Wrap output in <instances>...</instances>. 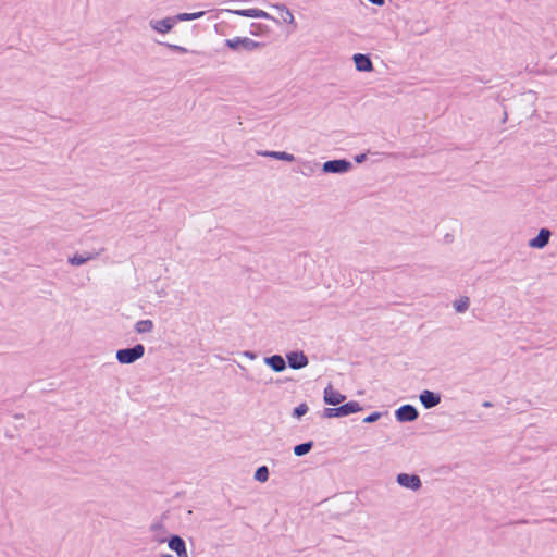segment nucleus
Here are the masks:
<instances>
[{
	"mask_svg": "<svg viewBox=\"0 0 557 557\" xmlns=\"http://www.w3.org/2000/svg\"><path fill=\"white\" fill-rule=\"evenodd\" d=\"M258 154L268 157V158H272V159H276V160L287 161V162H293L295 160L294 154L285 152V151L265 150V151L258 152Z\"/></svg>",
	"mask_w": 557,
	"mask_h": 557,
	"instance_id": "obj_17",
	"label": "nucleus"
},
{
	"mask_svg": "<svg viewBox=\"0 0 557 557\" xmlns=\"http://www.w3.org/2000/svg\"><path fill=\"white\" fill-rule=\"evenodd\" d=\"M352 169L350 161L345 159L330 160L322 164V171L324 173L344 174Z\"/></svg>",
	"mask_w": 557,
	"mask_h": 557,
	"instance_id": "obj_4",
	"label": "nucleus"
},
{
	"mask_svg": "<svg viewBox=\"0 0 557 557\" xmlns=\"http://www.w3.org/2000/svg\"><path fill=\"white\" fill-rule=\"evenodd\" d=\"M352 60L357 71L359 72H370L373 70L372 61L368 54L356 53L352 57Z\"/></svg>",
	"mask_w": 557,
	"mask_h": 557,
	"instance_id": "obj_12",
	"label": "nucleus"
},
{
	"mask_svg": "<svg viewBox=\"0 0 557 557\" xmlns=\"http://www.w3.org/2000/svg\"><path fill=\"white\" fill-rule=\"evenodd\" d=\"M368 1L375 5H383L385 2V0H368Z\"/></svg>",
	"mask_w": 557,
	"mask_h": 557,
	"instance_id": "obj_32",
	"label": "nucleus"
},
{
	"mask_svg": "<svg viewBox=\"0 0 557 557\" xmlns=\"http://www.w3.org/2000/svg\"><path fill=\"white\" fill-rule=\"evenodd\" d=\"M381 412H372L371 414L367 416L364 419H363V422L364 423H373L375 421H377L380 418H381Z\"/></svg>",
	"mask_w": 557,
	"mask_h": 557,
	"instance_id": "obj_26",
	"label": "nucleus"
},
{
	"mask_svg": "<svg viewBox=\"0 0 557 557\" xmlns=\"http://www.w3.org/2000/svg\"><path fill=\"white\" fill-rule=\"evenodd\" d=\"M232 13L239 15V16H245V17H247V14H248L247 9L234 10V11H232Z\"/></svg>",
	"mask_w": 557,
	"mask_h": 557,
	"instance_id": "obj_29",
	"label": "nucleus"
},
{
	"mask_svg": "<svg viewBox=\"0 0 557 557\" xmlns=\"http://www.w3.org/2000/svg\"><path fill=\"white\" fill-rule=\"evenodd\" d=\"M304 166L307 170V172L302 171L301 173L304 175H309L314 171V168L318 166V163L312 164L311 162H304Z\"/></svg>",
	"mask_w": 557,
	"mask_h": 557,
	"instance_id": "obj_27",
	"label": "nucleus"
},
{
	"mask_svg": "<svg viewBox=\"0 0 557 557\" xmlns=\"http://www.w3.org/2000/svg\"><path fill=\"white\" fill-rule=\"evenodd\" d=\"M168 47L173 50V51H177V52H182V53H185L187 52V49L182 47V46H177V45H171L169 44Z\"/></svg>",
	"mask_w": 557,
	"mask_h": 557,
	"instance_id": "obj_28",
	"label": "nucleus"
},
{
	"mask_svg": "<svg viewBox=\"0 0 557 557\" xmlns=\"http://www.w3.org/2000/svg\"><path fill=\"white\" fill-rule=\"evenodd\" d=\"M154 323L152 320H140L136 322L134 329L138 334H146L152 332Z\"/></svg>",
	"mask_w": 557,
	"mask_h": 557,
	"instance_id": "obj_18",
	"label": "nucleus"
},
{
	"mask_svg": "<svg viewBox=\"0 0 557 557\" xmlns=\"http://www.w3.org/2000/svg\"><path fill=\"white\" fill-rule=\"evenodd\" d=\"M362 410V407L358 401L351 400L342 406L335 408H325L323 411L324 418H339L347 417L351 413H356Z\"/></svg>",
	"mask_w": 557,
	"mask_h": 557,
	"instance_id": "obj_1",
	"label": "nucleus"
},
{
	"mask_svg": "<svg viewBox=\"0 0 557 557\" xmlns=\"http://www.w3.org/2000/svg\"><path fill=\"white\" fill-rule=\"evenodd\" d=\"M550 235L552 233L548 228H541L539 234L529 240L528 245L530 248L543 249L547 246Z\"/></svg>",
	"mask_w": 557,
	"mask_h": 557,
	"instance_id": "obj_8",
	"label": "nucleus"
},
{
	"mask_svg": "<svg viewBox=\"0 0 557 557\" xmlns=\"http://www.w3.org/2000/svg\"><path fill=\"white\" fill-rule=\"evenodd\" d=\"M247 17L273 20L276 22L269 13L260 9H247Z\"/></svg>",
	"mask_w": 557,
	"mask_h": 557,
	"instance_id": "obj_22",
	"label": "nucleus"
},
{
	"mask_svg": "<svg viewBox=\"0 0 557 557\" xmlns=\"http://www.w3.org/2000/svg\"><path fill=\"white\" fill-rule=\"evenodd\" d=\"M313 447V442L309 441V442H305V443H301V444H298L294 447L293 451L295 454V456L297 457H301V456H305L306 454H308Z\"/></svg>",
	"mask_w": 557,
	"mask_h": 557,
	"instance_id": "obj_21",
	"label": "nucleus"
},
{
	"mask_svg": "<svg viewBox=\"0 0 557 557\" xmlns=\"http://www.w3.org/2000/svg\"><path fill=\"white\" fill-rule=\"evenodd\" d=\"M205 15L203 11L195 12V13H180L175 16L176 21H193L196 18H200Z\"/></svg>",
	"mask_w": 557,
	"mask_h": 557,
	"instance_id": "obj_23",
	"label": "nucleus"
},
{
	"mask_svg": "<svg viewBox=\"0 0 557 557\" xmlns=\"http://www.w3.org/2000/svg\"><path fill=\"white\" fill-rule=\"evenodd\" d=\"M263 361L274 372H283L286 369V361L281 355L265 357Z\"/></svg>",
	"mask_w": 557,
	"mask_h": 557,
	"instance_id": "obj_14",
	"label": "nucleus"
},
{
	"mask_svg": "<svg viewBox=\"0 0 557 557\" xmlns=\"http://www.w3.org/2000/svg\"><path fill=\"white\" fill-rule=\"evenodd\" d=\"M145 355V347L136 344L131 348H123L116 351V359L122 364H131L140 359Z\"/></svg>",
	"mask_w": 557,
	"mask_h": 557,
	"instance_id": "obj_2",
	"label": "nucleus"
},
{
	"mask_svg": "<svg viewBox=\"0 0 557 557\" xmlns=\"http://www.w3.org/2000/svg\"><path fill=\"white\" fill-rule=\"evenodd\" d=\"M168 545L178 557H188L185 541L180 535H172L168 540Z\"/></svg>",
	"mask_w": 557,
	"mask_h": 557,
	"instance_id": "obj_9",
	"label": "nucleus"
},
{
	"mask_svg": "<svg viewBox=\"0 0 557 557\" xmlns=\"http://www.w3.org/2000/svg\"><path fill=\"white\" fill-rule=\"evenodd\" d=\"M366 158H367V156H366L364 153L357 154V156L355 157V161H356L357 163H361V162H363V161L366 160Z\"/></svg>",
	"mask_w": 557,
	"mask_h": 557,
	"instance_id": "obj_31",
	"label": "nucleus"
},
{
	"mask_svg": "<svg viewBox=\"0 0 557 557\" xmlns=\"http://www.w3.org/2000/svg\"><path fill=\"white\" fill-rule=\"evenodd\" d=\"M269 479V469L267 466L259 467L255 472V480L258 482H265Z\"/></svg>",
	"mask_w": 557,
	"mask_h": 557,
	"instance_id": "obj_24",
	"label": "nucleus"
},
{
	"mask_svg": "<svg viewBox=\"0 0 557 557\" xmlns=\"http://www.w3.org/2000/svg\"><path fill=\"white\" fill-rule=\"evenodd\" d=\"M308 409L307 404L302 403L294 409L293 417L299 419L308 412Z\"/></svg>",
	"mask_w": 557,
	"mask_h": 557,
	"instance_id": "obj_25",
	"label": "nucleus"
},
{
	"mask_svg": "<svg viewBox=\"0 0 557 557\" xmlns=\"http://www.w3.org/2000/svg\"><path fill=\"white\" fill-rule=\"evenodd\" d=\"M396 482L400 486L411 491H418L422 486L421 479L417 474L399 473L396 476Z\"/></svg>",
	"mask_w": 557,
	"mask_h": 557,
	"instance_id": "obj_5",
	"label": "nucleus"
},
{
	"mask_svg": "<svg viewBox=\"0 0 557 557\" xmlns=\"http://www.w3.org/2000/svg\"><path fill=\"white\" fill-rule=\"evenodd\" d=\"M418 416L419 412L412 405H403L395 411V417L399 422L414 421Z\"/></svg>",
	"mask_w": 557,
	"mask_h": 557,
	"instance_id": "obj_6",
	"label": "nucleus"
},
{
	"mask_svg": "<svg viewBox=\"0 0 557 557\" xmlns=\"http://www.w3.org/2000/svg\"><path fill=\"white\" fill-rule=\"evenodd\" d=\"M470 298L468 296H460L457 300H455V311L459 313H465L470 308Z\"/></svg>",
	"mask_w": 557,
	"mask_h": 557,
	"instance_id": "obj_20",
	"label": "nucleus"
},
{
	"mask_svg": "<svg viewBox=\"0 0 557 557\" xmlns=\"http://www.w3.org/2000/svg\"><path fill=\"white\" fill-rule=\"evenodd\" d=\"M289 368L300 370L308 366V358L304 351H290L286 355Z\"/></svg>",
	"mask_w": 557,
	"mask_h": 557,
	"instance_id": "obj_7",
	"label": "nucleus"
},
{
	"mask_svg": "<svg viewBox=\"0 0 557 557\" xmlns=\"http://www.w3.org/2000/svg\"><path fill=\"white\" fill-rule=\"evenodd\" d=\"M419 398L425 409H431L438 405L441 401V397L438 394L428 389L423 391L420 394Z\"/></svg>",
	"mask_w": 557,
	"mask_h": 557,
	"instance_id": "obj_13",
	"label": "nucleus"
},
{
	"mask_svg": "<svg viewBox=\"0 0 557 557\" xmlns=\"http://www.w3.org/2000/svg\"><path fill=\"white\" fill-rule=\"evenodd\" d=\"M152 533V540L157 543H164L166 541L165 535L168 533L166 528L162 522H154L150 527Z\"/></svg>",
	"mask_w": 557,
	"mask_h": 557,
	"instance_id": "obj_16",
	"label": "nucleus"
},
{
	"mask_svg": "<svg viewBox=\"0 0 557 557\" xmlns=\"http://www.w3.org/2000/svg\"><path fill=\"white\" fill-rule=\"evenodd\" d=\"M160 557H173L171 554H162Z\"/></svg>",
	"mask_w": 557,
	"mask_h": 557,
	"instance_id": "obj_33",
	"label": "nucleus"
},
{
	"mask_svg": "<svg viewBox=\"0 0 557 557\" xmlns=\"http://www.w3.org/2000/svg\"><path fill=\"white\" fill-rule=\"evenodd\" d=\"M323 399L327 405L336 406L343 403L346 399V396L329 385L324 389Z\"/></svg>",
	"mask_w": 557,
	"mask_h": 557,
	"instance_id": "obj_10",
	"label": "nucleus"
},
{
	"mask_svg": "<svg viewBox=\"0 0 557 557\" xmlns=\"http://www.w3.org/2000/svg\"><path fill=\"white\" fill-rule=\"evenodd\" d=\"M176 18L175 17H165L158 21H150V26L158 33H169L173 26L175 25Z\"/></svg>",
	"mask_w": 557,
	"mask_h": 557,
	"instance_id": "obj_11",
	"label": "nucleus"
},
{
	"mask_svg": "<svg viewBox=\"0 0 557 557\" xmlns=\"http://www.w3.org/2000/svg\"><path fill=\"white\" fill-rule=\"evenodd\" d=\"M101 251L102 249L96 252L75 253L73 257L69 258V263L75 267L82 265L89 260L96 259Z\"/></svg>",
	"mask_w": 557,
	"mask_h": 557,
	"instance_id": "obj_15",
	"label": "nucleus"
},
{
	"mask_svg": "<svg viewBox=\"0 0 557 557\" xmlns=\"http://www.w3.org/2000/svg\"><path fill=\"white\" fill-rule=\"evenodd\" d=\"M225 46L233 50L243 49L245 51H252L255 49L263 47L264 44L255 41L249 37H234L232 39H226Z\"/></svg>",
	"mask_w": 557,
	"mask_h": 557,
	"instance_id": "obj_3",
	"label": "nucleus"
},
{
	"mask_svg": "<svg viewBox=\"0 0 557 557\" xmlns=\"http://www.w3.org/2000/svg\"><path fill=\"white\" fill-rule=\"evenodd\" d=\"M243 356H244V357H246V358H248V359H250V360L256 359V354H255V352H252V351H244V352H243Z\"/></svg>",
	"mask_w": 557,
	"mask_h": 557,
	"instance_id": "obj_30",
	"label": "nucleus"
},
{
	"mask_svg": "<svg viewBox=\"0 0 557 557\" xmlns=\"http://www.w3.org/2000/svg\"><path fill=\"white\" fill-rule=\"evenodd\" d=\"M276 10L280 11V16L284 23L293 24L294 15L292 11L285 4H276L274 5Z\"/></svg>",
	"mask_w": 557,
	"mask_h": 557,
	"instance_id": "obj_19",
	"label": "nucleus"
}]
</instances>
